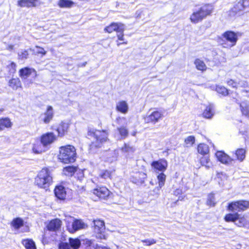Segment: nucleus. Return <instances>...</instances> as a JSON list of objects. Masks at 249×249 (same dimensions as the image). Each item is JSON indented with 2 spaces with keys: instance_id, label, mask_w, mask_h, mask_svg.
<instances>
[{
  "instance_id": "1",
  "label": "nucleus",
  "mask_w": 249,
  "mask_h": 249,
  "mask_svg": "<svg viewBox=\"0 0 249 249\" xmlns=\"http://www.w3.org/2000/svg\"><path fill=\"white\" fill-rule=\"evenodd\" d=\"M58 158L63 163L73 162L76 158V152L75 147L68 145L60 148Z\"/></svg>"
},
{
  "instance_id": "2",
  "label": "nucleus",
  "mask_w": 249,
  "mask_h": 249,
  "mask_svg": "<svg viewBox=\"0 0 249 249\" xmlns=\"http://www.w3.org/2000/svg\"><path fill=\"white\" fill-rule=\"evenodd\" d=\"M212 10V6L210 5H205L201 7L198 11L194 12L192 14L190 17L191 22L196 23L201 21L208 15H210Z\"/></svg>"
},
{
  "instance_id": "3",
  "label": "nucleus",
  "mask_w": 249,
  "mask_h": 249,
  "mask_svg": "<svg viewBox=\"0 0 249 249\" xmlns=\"http://www.w3.org/2000/svg\"><path fill=\"white\" fill-rule=\"evenodd\" d=\"M249 7V0H242L235 2L230 11L231 17H238L244 14L246 8Z\"/></svg>"
},
{
  "instance_id": "4",
  "label": "nucleus",
  "mask_w": 249,
  "mask_h": 249,
  "mask_svg": "<svg viewBox=\"0 0 249 249\" xmlns=\"http://www.w3.org/2000/svg\"><path fill=\"white\" fill-rule=\"evenodd\" d=\"M50 172H39L35 178V183L39 187L46 189L52 182L53 178Z\"/></svg>"
},
{
  "instance_id": "5",
  "label": "nucleus",
  "mask_w": 249,
  "mask_h": 249,
  "mask_svg": "<svg viewBox=\"0 0 249 249\" xmlns=\"http://www.w3.org/2000/svg\"><path fill=\"white\" fill-rule=\"evenodd\" d=\"M249 208V201L240 200L233 201L228 204L227 209L233 213H238L246 211Z\"/></svg>"
},
{
  "instance_id": "6",
  "label": "nucleus",
  "mask_w": 249,
  "mask_h": 249,
  "mask_svg": "<svg viewBox=\"0 0 249 249\" xmlns=\"http://www.w3.org/2000/svg\"><path fill=\"white\" fill-rule=\"evenodd\" d=\"M163 116L161 111L151 109L148 114L144 118V121L147 123L155 124L161 120Z\"/></svg>"
},
{
  "instance_id": "7",
  "label": "nucleus",
  "mask_w": 249,
  "mask_h": 249,
  "mask_svg": "<svg viewBox=\"0 0 249 249\" xmlns=\"http://www.w3.org/2000/svg\"><path fill=\"white\" fill-rule=\"evenodd\" d=\"M93 223L94 232L97 233L96 237L105 239V235L103 234L105 230L104 222L101 220H94Z\"/></svg>"
},
{
  "instance_id": "8",
  "label": "nucleus",
  "mask_w": 249,
  "mask_h": 249,
  "mask_svg": "<svg viewBox=\"0 0 249 249\" xmlns=\"http://www.w3.org/2000/svg\"><path fill=\"white\" fill-rule=\"evenodd\" d=\"M93 135L96 139V142H93L92 145L93 146L100 147V143H102L107 141V140L108 133L106 130H95L93 132Z\"/></svg>"
},
{
  "instance_id": "9",
  "label": "nucleus",
  "mask_w": 249,
  "mask_h": 249,
  "mask_svg": "<svg viewBox=\"0 0 249 249\" xmlns=\"http://www.w3.org/2000/svg\"><path fill=\"white\" fill-rule=\"evenodd\" d=\"M226 222H233L239 227H242L245 224V219L240 218V214L237 213L227 214L224 217Z\"/></svg>"
},
{
  "instance_id": "10",
  "label": "nucleus",
  "mask_w": 249,
  "mask_h": 249,
  "mask_svg": "<svg viewBox=\"0 0 249 249\" xmlns=\"http://www.w3.org/2000/svg\"><path fill=\"white\" fill-rule=\"evenodd\" d=\"M239 33H235L231 31H228L222 34V37L225 40L230 42L228 46L231 47L234 46L238 40Z\"/></svg>"
},
{
  "instance_id": "11",
  "label": "nucleus",
  "mask_w": 249,
  "mask_h": 249,
  "mask_svg": "<svg viewBox=\"0 0 249 249\" xmlns=\"http://www.w3.org/2000/svg\"><path fill=\"white\" fill-rule=\"evenodd\" d=\"M87 225L81 219H74L71 224L67 226L68 231L71 233H74L76 231L86 229Z\"/></svg>"
},
{
  "instance_id": "12",
  "label": "nucleus",
  "mask_w": 249,
  "mask_h": 249,
  "mask_svg": "<svg viewBox=\"0 0 249 249\" xmlns=\"http://www.w3.org/2000/svg\"><path fill=\"white\" fill-rule=\"evenodd\" d=\"M216 156L219 161L228 165H233L236 162L235 160L231 158L228 155L222 151H217L216 153Z\"/></svg>"
},
{
  "instance_id": "13",
  "label": "nucleus",
  "mask_w": 249,
  "mask_h": 249,
  "mask_svg": "<svg viewBox=\"0 0 249 249\" xmlns=\"http://www.w3.org/2000/svg\"><path fill=\"white\" fill-rule=\"evenodd\" d=\"M54 116L53 108L52 106L47 107L46 112L40 116V119L46 124H49L52 120Z\"/></svg>"
},
{
  "instance_id": "14",
  "label": "nucleus",
  "mask_w": 249,
  "mask_h": 249,
  "mask_svg": "<svg viewBox=\"0 0 249 249\" xmlns=\"http://www.w3.org/2000/svg\"><path fill=\"white\" fill-rule=\"evenodd\" d=\"M56 140V136L53 132H48L41 137V142L44 146H47Z\"/></svg>"
},
{
  "instance_id": "15",
  "label": "nucleus",
  "mask_w": 249,
  "mask_h": 249,
  "mask_svg": "<svg viewBox=\"0 0 249 249\" xmlns=\"http://www.w3.org/2000/svg\"><path fill=\"white\" fill-rule=\"evenodd\" d=\"M151 166L154 169L159 171H164L166 170L168 163L166 160L161 159L158 160L153 161L151 163Z\"/></svg>"
},
{
  "instance_id": "16",
  "label": "nucleus",
  "mask_w": 249,
  "mask_h": 249,
  "mask_svg": "<svg viewBox=\"0 0 249 249\" xmlns=\"http://www.w3.org/2000/svg\"><path fill=\"white\" fill-rule=\"evenodd\" d=\"M125 26L121 23H112L109 26L105 28V31L111 33L113 31L118 32H124Z\"/></svg>"
},
{
  "instance_id": "17",
  "label": "nucleus",
  "mask_w": 249,
  "mask_h": 249,
  "mask_svg": "<svg viewBox=\"0 0 249 249\" xmlns=\"http://www.w3.org/2000/svg\"><path fill=\"white\" fill-rule=\"evenodd\" d=\"M62 225V221L58 218L51 220L47 226L48 231H58Z\"/></svg>"
},
{
  "instance_id": "18",
  "label": "nucleus",
  "mask_w": 249,
  "mask_h": 249,
  "mask_svg": "<svg viewBox=\"0 0 249 249\" xmlns=\"http://www.w3.org/2000/svg\"><path fill=\"white\" fill-rule=\"evenodd\" d=\"M65 175L73 182L77 180L81 181L84 178V172H66Z\"/></svg>"
},
{
  "instance_id": "19",
  "label": "nucleus",
  "mask_w": 249,
  "mask_h": 249,
  "mask_svg": "<svg viewBox=\"0 0 249 249\" xmlns=\"http://www.w3.org/2000/svg\"><path fill=\"white\" fill-rule=\"evenodd\" d=\"M55 196L60 200H64L66 196L65 188L62 185L57 186L54 190Z\"/></svg>"
},
{
  "instance_id": "20",
  "label": "nucleus",
  "mask_w": 249,
  "mask_h": 249,
  "mask_svg": "<svg viewBox=\"0 0 249 249\" xmlns=\"http://www.w3.org/2000/svg\"><path fill=\"white\" fill-rule=\"evenodd\" d=\"M93 193L99 197L105 198L108 196L109 191L106 187H101L94 189L93 190Z\"/></svg>"
},
{
  "instance_id": "21",
  "label": "nucleus",
  "mask_w": 249,
  "mask_h": 249,
  "mask_svg": "<svg viewBox=\"0 0 249 249\" xmlns=\"http://www.w3.org/2000/svg\"><path fill=\"white\" fill-rule=\"evenodd\" d=\"M146 177L144 172H135V175L130 178V181L135 184L142 183L143 179Z\"/></svg>"
},
{
  "instance_id": "22",
  "label": "nucleus",
  "mask_w": 249,
  "mask_h": 249,
  "mask_svg": "<svg viewBox=\"0 0 249 249\" xmlns=\"http://www.w3.org/2000/svg\"><path fill=\"white\" fill-rule=\"evenodd\" d=\"M38 0H19L18 1V5L20 7H36Z\"/></svg>"
},
{
  "instance_id": "23",
  "label": "nucleus",
  "mask_w": 249,
  "mask_h": 249,
  "mask_svg": "<svg viewBox=\"0 0 249 249\" xmlns=\"http://www.w3.org/2000/svg\"><path fill=\"white\" fill-rule=\"evenodd\" d=\"M69 127V123L62 122L59 124L56 129L58 134V136L60 137L64 136L67 132Z\"/></svg>"
},
{
  "instance_id": "24",
  "label": "nucleus",
  "mask_w": 249,
  "mask_h": 249,
  "mask_svg": "<svg viewBox=\"0 0 249 249\" xmlns=\"http://www.w3.org/2000/svg\"><path fill=\"white\" fill-rule=\"evenodd\" d=\"M116 109L122 113L125 114L128 111V106L125 101H122L117 104Z\"/></svg>"
},
{
  "instance_id": "25",
  "label": "nucleus",
  "mask_w": 249,
  "mask_h": 249,
  "mask_svg": "<svg viewBox=\"0 0 249 249\" xmlns=\"http://www.w3.org/2000/svg\"><path fill=\"white\" fill-rule=\"evenodd\" d=\"M214 113V107L213 105L210 104L206 107L203 113V116L206 118L211 119L213 116Z\"/></svg>"
},
{
  "instance_id": "26",
  "label": "nucleus",
  "mask_w": 249,
  "mask_h": 249,
  "mask_svg": "<svg viewBox=\"0 0 249 249\" xmlns=\"http://www.w3.org/2000/svg\"><path fill=\"white\" fill-rule=\"evenodd\" d=\"M33 72L35 73H36V71L34 69L26 67L20 70L19 75L21 78L26 79L31 75Z\"/></svg>"
},
{
  "instance_id": "27",
  "label": "nucleus",
  "mask_w": 249,
  "mask_h": 249,
  "mask_svg": "<svg viewBox=\"0 0 249 249\" xmlns=\"http://www.w3.org/2000/svg\"><path fill=\"white\" fill-rule=\"evenodd\" d=\"M57 4L60 8H70L73 5L74 2L71 0H59Z\"/></svg>"
},
{
  "instance_id": "28",
  "label": "nucleus",
  "mask_w": 249,
  "mask_h": 249,
  "mask_svg": "<svg viewBox=\"0 0 249 249\" xmlns=\"http://www.w3.org/2000/svg\"><path fill=\"white\" fill-rule=\"evenodd\" d=\"M11 225L15 229L18 230L24 225V221L20 217H17L12 220Z\"/></svg>"
},
{
  "instance_id": "29",
  "label": "nucleus",
  "mask_w": 249,
  "mask_h": 249,
  "mask_svg": "<svg viewBox=\"0 0 249 249\" xmlns=\"http://www.w3.org/2000/svg\"><path fill=\"white\" fill-rule=\"evenodd\" d=\"M26 249H36L35 242L32 239H24L22 241Z\"/></svg>"
},
{
  "instance_id": "30",
  "label": "nucleus",
  "mask_w": 249,
  "mask_h": 249,
  "mask_svg": "<svg viewBox=\"0 0 249 249\" xmlns=\"http://www.w3.org/2000/svg\"><path fill=\"white\" fill-rule=\"evenodd\" d=\"M69 242L71 248L73 249H78L81 246V241L78 238H70Z\"/></svg>"
},
{
  "instance_id": "31",
  "label": "nucleus",
  "mask_w": 249,
  "mask_h": 249,
  "mask_svg": "<svg viewBox=\"0 0 249 249\" xmlns=\"http://www.w3.org/2000/svg\"><path fill=\"white\" fill-rule=\"evenodd\" d=\"M9 86L13 89L17 90L18 88L21 87V82L18 78H12L9 82Z\"/></svg>"
},
{
  "instance_id": "32",
  "label": "nucleus",
  "mask_w": 249,
  "mask_h": 249,
  "mask_svg": "<svg viewBox=\"0 0 249 249\" xmlns=\"http://www.w3.org/2000/svg\"><path fill=\"white\" fill-rule=\"evenodd\" d=\"M197 151L199 153L205 155L209 153V148L207 144L200 143L198 145Z\"/></svg>"
},
{
  "instance_id": "33",
  "label": "nucleus",
  "mask_w": 249,
  "mask_h": 249,
  "mask_svg": "<svg viewBox=\"0 0 249 249\" xmlns=\"http://www.w3.org/2000/svg\"><path fill=\"white\" fill-rule=\"evenodd\" d=\"M12 125V123L8 118H2L0 119V129L3 130L5 128L10 127Z\"/></svg>"
},
{
  "instance_id": "34",
  "label": "nucleus",
  "mask_w": 249,
  "mask_h": 249,
  "mask_svg": "<svg viewBox=\"0 0 249 249\" xmlns=\"http://www.w3.org/2000/svg\"><path fill=\"white\" fill-rule=\"evenodd\" d=\"M195 64L198 70L204 71L207 69V67L204 62L199 59H196L195 60Z\"/></svg>"
},
{
  "instance_id": "35",
  "label": "nucleus",
  "mask_w": 249,
  "mask_h": 249,
  "mask_svg": "<svg viewBox=\"0 0 249 249\" xmlns=\"http://www.w3.org/2000/svg\"><path fill=\"white\" fill-rule=\"evenodd\" d=\"M117 130L121 137V139L126 138L128 135V130L125 126H122L117 128Z\"/></svg>"
},
{
  "instance_id": "36",
  "label": "nucleus",
  "mask_w": 249,
  "mask_h": 249,
  "mask_svg": "<svg viewBox=\"0 0 249 249\" xmlns=\"http://www.w3.org/2000/svg\"><path fill=\"white\" fill-rule=\"evenodd\" d=\"M245 150L243 148H239L235 151V155L238 160L243 161L245 158Z\"/></svg>"
},
{
  "instance_id": "37",
  "label": "nucleus",
  "mask_w": 249,
  "mask_h": 249,
  "mask_svg": "<svg viewBox=\"0 0 249 249\" xmlns=\"http://www.w3.org/2000/svg\"><path fill=\"white\" fill-rule=\"evenodd\" d=\"M29 50H21L18 52V59L19 60H23L28 58Z\"/></svg>"
},
{
  "instance_id": "38",
  "label": "nucleus",
  "mask_w": 249,
  "mask_h": 249,
  "mask_svg": "<svg viewBox=\"0 0 249 249\" xmlns=\"http://www.w3.org/2000/svg\"><path fill=\"white\" fill-rule=\"evenodd\" d=\"M240 106L242 114L249 118V106L245 103L240 104Z\"/></svg>"
},
{
  "instance_id": "39",
  "label": "nucleus",
  "mask_w": 249,
  "mask_h": 249,
  "mask_svg": "<svg viewBox=\"0 0 249 249\" xmlns=\"http://www.w3.org/2000/svg\"><path fill=\"white\" fill-rule=\"evenodd\" d=\"M207 205L210 206H214L215 204V199L213 193H210L208 195Z\"/></svg>"
},
{
  "instance_id": "40",
  "label": "nucleus",
  "mask_w": 249,
  "mask_h": 249,
  "mask_svg": "<svg viewBox=\"0 0 249 249\" xmlns=\"http://www.w3.org/2000/svg\"><path fill=\"white\" fill-rule=\"evenodd\" d=\"M157 178L159 182V186L161 188L164 185L166 179V176L163 174V172H161L157 176Z\"/></svg>"
},
{
  "instance_id": "41",
  "label": "nucleus",
  "mask_w": 249,
  "mask_h": 249,
  "mask_svg": "<svg viewBox=\"0 0 249 249\" xmlns=\"http://www.w3.org/2000/svg\"><path fill=\"white\" fill-rule=\"evenodd\" d=\"M216 91L222 95L226 96L228 94V89L222 86H217L216 88Z\"/></svg>"
},
{
  "instance_id": "42",
  "label": "nucleus",
  "mask_w": 249,
  "mask_h": 249,
  "mask_svg": "<svg viewBox=\"0 0 249 249\" xmlns=\"http://www.w3.org/2000/svg\"><path fill=\"white\" fill-rule=\"evenodd\" d=\"M195 138L194 136H190L185 140V142L188 146H191L195 142Z\"/></svg>"
},
{
  "instance_id": "43",
  "label": "nucleus",
  "mask_w": 249,
  "mask_h": 249,
  "mask_svg": "<svg viewBox=\"0 0 249 249\" xmlns=\"http://www.w3.org/2000/svg\"><path fill=\"white\" fill-rule=\"evenodd\" d=\"M142 242L143 243H145L146 246H151L152 245L155 244L156 243L157 241L154 239H146L144 240H142Z\"/></svg>"
},
{
  "instance_id": "44",
  "label": "nucleus",
  "mask_w": 249,
  "mask_h": 249,
  "mask_svg": "<svg viewBox=\"0 0 249 249\" xmlns=\"http://www.w3.org/2000/svg\"><path fill=\"white\" fill-rule=\"evenodd\" d=\"M59 249H71V248L69 243L61 242L58 245Z\"/></svg>"
},
{
  "instance_id": "45",
  "label": "nucleus",
  "mask_w": 249,
  "mask_h": 249,
  "mask_svg": "<svg viewBox=\"0 0 249 249\" xmlns=\"http://www.w3.org/2000/svg\"><path fill=\"white\" fill-rule=\"evenodd\" d=\"M65 171H77L78 168L75 166H67L64 168Z\"/></svg>"
},
{
  "instance_id": "46",
  "label": "nucleus",
  "mask_w": 249,
  "mask_h": 249,
  "mask_svg": "<svg viewBox=\"0 0 249 249\" xmlns=\"http://www.w3.org/2000/svg\"><path fill=\"white\" fill-rule=\"evenodd\" d=\"M8 67L11 73H14L16 71V64L14 62H11Z\"/></svg>"
},
{
  "instance_id": "47",
  "label": "nucleus",
  "mask_w": 249,
  "mask_h": 249,
  "mask_svg": "<svg viewBox=\"0 0 249 249\" xmlns=\"http://www.w3.org/2000/svg\"><path fill=\"white\" fill-rule=\"evenodd\" d=\"M122 150L124 152H133L134 149L132 147L125 144L124 146L122 148Z\"/></svg>"
},
{
  "instance_id": "48",
  "label": "nucleus",
  "mask_w": 249,
  "mask_h": 249,
  "mask_svg": "<svg viewBox=\"0 0 249 249\" xmlns=\"http://www.w3.org/2000/svg\"><path fill=\"white\" fill-rule=\"evenodd\" d=\"M36 48L37 49L36 53L38 54H42L43 55H45L46 53V51L44 50V49L43 48L36 46Z\"/></svg>"
},
{
  "instance_id": "49",
  "label": "nucleus",
  "mask_w": 249,
  "mask_h": 249,
  "mask_svg": "<svg viewBox=\"0 0 249 249\" xmlns=\"http://www.w3.org/2000/svg\"><path fill=\"white\" fill-rule=\"evenodd\" d=\"M227 84L229 86H231L233 88L237 87V83L231 79L227 82Z\"/></svg>"
},
{
  "instance_id": "50",
  "label": "nucleus",
  "mask_w": 249,
  "mask_h": 249,
  "mask_svg": "<svg viewBox=\"0 0 249 249\" xmlns=\"http://www.w3.org/2000/svg\"><path fill=\"white\" fill-rule=\"evenodd\" d=\"M247 83L245 81H240L237 83V87H240L245 88L247 87Z\"/></svg>"
},
{
  "instance_id": "51",
  "label": "nucleus",
  "mask_w": 249,
  "mask_h": 249,
  "mask_svg": "<svg viewBox=\"0 0 249 249\" xmlns=\"http://www.w3.org/2000/svg\"><path fill=\"white\" fill-rule=\"evenodd\" d=\"M33 150L34 153H37V154L41 153V152H42L43 151H44L41 149L38 148V146L36 145L34 146V147L33 148Z\"/></svg>"
},
{
  "instance_id": "52",
  "label": "nucleus",
  "mask_w": 249,
  "mask_h": 249,
  "mask_svg": "<svg viewBox=\"0 0 249 249\" xmlns=\"http://www.w3.org/2000/svg\"><path fill=\"white\" fill-rule=\"evenodd\" d=\"M117 36L119 40L124 41V32H118L117 33Z\"/></svg>"
},
{
  "instance_id": "53",
  "label": "nucleus",
  "mask_w": 249,
  "mask_h": 249,
  "mask_svg": "<svg viewBox=\"0 0 249 249\" xmlns=\"http://www.w3.org/2000/svg\"><path fill=\"white\" fill-rule=\"evenodd\" d=\"M110 175L109 172H104L102 174H101L100 176L102 178H106L107 177H109Z\"/></svg>"
},
{
  "instance_id": "54",
  "label": "nucleus",
  "mask_w": 249,
  "mask_h": 249,
  "mask_svg": "<svg viewBox=\"0 0 249 249\" xmlns=\"http://www.w3.org/2000/svg\"><path fill=\"white\" fill-rule=\"evenodd\" d=\"M92 244V242L91 240H87L85 241V244L86 245H87L88 246H91Z\"/></svg>"
},
{
  "instance_id": "55",
  "label": "nucleus",
  "mask_w": 249,
  "mask_h": 249,
  "mask_svg": "<svg viewBox=\"0 0 249 249\" xmlns=\"http://www.w3.org/2000/svg\"><path fill=\"white\" fill-rule=\"evenodd\" d=\"M180 193H181V190H180L177 189L174 192V195H176V196H177V195H179Z\"/></svg>"
},
{
  "instance_id": "56",
  "label": "nucleus",
  "mask_w": 249,
  "mask_h": 249,
  "mask_svg": "<svg viewBox=\"0 0 249 249\" xmlns=\"http://www.w3.org/2000/svg\"><path fill=\"white\" fill-rule=\"evenodd\" d=\"M87 64V62H85L83 63L79 64L78 65V67H85Z\"/></svg>"
},
{
  "instance_id": "57",
  "label": "nucleus",
  "mask_w": 249,
  "mask_h": 249,
  "mask_svg": "<svg viewBox=\"0 0 249 249\" xmlns=\"http://www.w3.org/2000/svg\"><path fill=\"white\" fill-rule=\"evenodd\" d=\"M222 173H223V172H217V175H216L217 177L220 178L221 175H222Z\"/></svg>"
},
{
  "instance_id": "58",
  "label": "nucleus",
  "mask_w": 249,
  "mask_h": 249,
  "mask_svg": "<svg viewBox=\"0 0 249 249\" xmlns=\"http://www.w3.org/2000/svg\"><path fill=\"white\" fill-rule=\"evenodd\" d=\"M13 48H14V46H13V45H9V46H8V49H9V50H13Z\"/></svg>"
},
{
  "instance_id": "59",
  "label": "nucleus",
  "mask_w": 249,
  "mask_h": 249,
  "mask_svg": "<svg viewBox=\"0 0 249 249\" xmlns=\"http://www.w3.org/2000/svg\"><path fill=\"white\" fill-rule=\"evenodd\" d=\"M127 44V42L126 41V42H124L123 43H118L117 44V45L119 46H120L121 44Z\"/></svg>"
},
{
  "instance_id": "60",
  "label": "nucleus",
  "mask_w": 249,
  "mask_h": 249,
  "mask_svg": "<svg viewBox=\"0 0 249 249\" xmlns=\"http://www.w3.org/2000/svg\"><path fill=\"white\" fill-rule=\"evenodd\" d=\"M245 88L246 89H245V91L247 92H249V87L247 86V87H246Z\"/></svg>"
},
{
  "instance_id": "61",
  "label": "nucleus",
  "mask_w": 249,
  "mask_h": 249,
  "mask_svg": "<svg viewBox=\"0 0 249 249\" xmlns=\"http://www.w3.org/2000/svg\"><path fill=\"white\" fill-rule=\"evenodd\" d=\"M42 171H46V172L49 171V169L48 168H46L45 169V168H43L42 169Z\"/></svg>"
},
{
  "instance_id": "62",
  "label": "nucleus",
  "mask_w": 249,
  "mask_h": 249,
  "mask_svg": "<svg viewBox=\"0 0 249 249\" xmlns=\"http://www.w3.org/2000/svg\"><path fill=\"white\" fill-rule=\"evenodd\" d=\"M135 134H136V132H134L132 133V136H135Z\"/></svg>"
},
{
  "instance_id": "63",
  "label": "nucleus",
  "mask_w": 249,
  "mask_h": 249,
  "mask_svg": "<svg viewBox=\"0 0 249 249\" xmlns=\"http://www.w3.org/2000/svg\"><path fill=\"white\" fill-rule=\"evenodd\" d=\"M3 109H0V112H2V111H3Z\"/></svg>"
},
{
  "instance_id": "64",
  "label": "nucleus",
  "mask_w": 249,
  "mask_h": 249,
  "mask_svg": "<svg viewBox=\"0 0 249 249\" xmlns=\"http://www.w3.org/2000/svg\"><path fill=\"white\" fill-rule=\"evenodd\" d=\"M180 196H179V197H178V200H181V199H180Z\"/></svg>"
}]
</instances>
